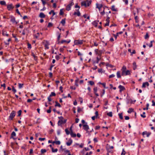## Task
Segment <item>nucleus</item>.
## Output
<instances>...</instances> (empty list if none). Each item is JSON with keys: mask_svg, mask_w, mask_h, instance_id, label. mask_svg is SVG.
<instances>
[{"mask_svg": "<svg viewBox=\"0 0 155 155\" xmlns=\"http://www.w3.org/2000/svg\"><path fill=\"white\" fill-rule=\"evenodd\" d=\"M107 115L110 117H112L113 116L112 113V112H110L107 113Z\"/></svg>", "mask_w": 155, "mask_h": 155, "instance_id": "72a5a7b5", "label": "nucleus"}, {"mask_svg": "<svg viewBox=\"0 0 155 155\" xmlns=\"http://www.w3.org/2000/svg\"><path fill=\"white\" fill-rule=\"evenodd\" d=\"M72 140L70 139H69V141L66 143V144L68 146H69L72 144Z\"/></svg>", "mask_w": 155, "mask_h": 155, "instance_id": "dca6fc26", "label": "nucleus"}, {"mask_svg": "<svg viewBox=\"0 0 155 155\" xmlns=\"http://www.w3.org/2000/svg\"><path fill=\"white\" fill-rule=\"evenodd\" d=\"M130 71L127 70L124 71H122L121 75L122 76L127 75H130Z\"/></svg>", "mask_w": 155, "mask_h": 155, "instance_id": "f03ea898", "label": "nucleus"}, {"mask_svg": "<svg viewBox=\"0 0 155 155\" xmlns=\"http://www.w3.org/2000/svg\"><path fill=\"white\" fill-rule=\"evenodd\" d=\"M97 91V87H94V93H95V92H96Z\"/></svg>", "mask_w": 155, "mask_h": 155, "instance_id": "052dcab7", "label": "nucleus"}, {"mask_svg": "<svg viewBox=\"0 0 155 155\" xmlns=\"http://www.w3.org/2000/svg\"><path fill=\"white\" fill-rule=\"evenodd\" d=\"M137 66L136 62H134L133 63V69L135 70L137 68Z\"/></svg>", "mask_w": 155, "mask_h": 155, "instance_id": "aec40b11", "label": "nucleus"}, {"mask_svg": "<svg viewBox=\"0 0 155 155\" xmlns=\"http://www.w3.org/2000/svg\"><path fill=\"white\" fill-rule=\"evenodd\" d=\"M118 115L119 116V118L120 119H123V115L122 113H119L118 114Z\"/></svg>", "mask_w": 155, "mask_h": 155, "instance_id": "cd10ccee", "label": "nucleus"}, {"mask_svg": "<svg viewBox=\"0 0 155 155\" xmlns=\"http://www.w3.org/2000/svg\"><path fill=\"white\" fill-rule=\"evenodd\" d=\"M74 45H81L83 44V41L81 40H75L74 41Z\"/></svg>", "mask_w": 155, "mask_h": 155, "instance_id": "20e7f679", "label": "nucleus"}, {"mask_svg": "<svg viewBox=\"0 0 155 155\" xmlns=\"http://www.w3.org/2000/svg\"><path fill=\"white\" fill-rule=\"evenodd\" d=\"M115 76V75L114 74H112L109 75V78H111L112 77H114Z\"/></svg>", "mask_w": 155, "mask_h": 155, "instance_id": "338daca9", "label": "nucleus"}, {"mask_svg": "<svg viewBox=\"0 0 155 155\" xmlns=\"http://www.w3.org/2000/svg\"><path fill=\"white\" fill-rule=\"evenodd\" d=\"M81 6H84L85 7H87L86 1H83L81 2Z\"/></svg>", "mask_w": 155, "mask_h": 155, "instance_id": "9d476101", "label": "nucleus"}, {"mask_svg": "<svg viewBox=\"0 0 155 155\" xmlns=\"http://www.w3.org/2000/svg\"><path fill=\"white\" fill-rule=\"evenodd\" d=\"M55 103L56 104L55 105V107L58 106L60 107H61V105L57 101H56Z\"/></svg>", "mask_w": 155, "mask_h": 155, "instance_id": "bb28decb", "label": "nucleus"}, {"mask_svg": "<svg viewBox=\"0 0 155 155\" xmlns=\"http://www.w3.org/2000/svg\"><path fill=\"white\" fill-rule=\"evenodd\" d=\"M16 12H17V13L18 14H19V15H20L21 17H22V15H21V14H20V12H19V10H18V9H16Z\"/></svg>", "mask_w": 155, "mask_h": 155, "instance_id": "864d4df0", "label": "nucleus"}, {"mask_svg": "<svg viewBox=\"0 0 155 155\" xmlns=\"http://www.w3.org/2000/svg\"><path fill=\"white\" fill-rule=\"evenodd\" d=\"M149 85V84L148 82H144L143 84V85L142 86V87L145 88L146 87V86H147V87Z\"/></svg>", "mask_w": 155, "mask_h": 155, "instance_id": "ddd939ff", "label": "nucleus"}, {"mask_svg": "<svg viewBox=\"0 0 155 155\" xmlns=\"http://www.w3.org/2000/svg\"><path fill=\"white\" fill-rule=\"evenodd\" d=\"M70 135L72 137H76V135L74 133L73 131L71 132L70 133Z\"/></svg>", "mask_w": 155, "mask_h": 155, "instance_id": "5701e85b", "label": "nucleus"}, {"mask_svg": "<svg viewBox=\"0 0 155 155\" xmlns=\"http://www.w3.org/2000/svg\"><path fill=\"white\" fill-rule=\"evenodd\" d=\"M60 35H59L58 36V38H57V40H58V44H59L60 43V42H59V40H60Z\"/></svg>", "mask_w": 155, "mask_h": 155, "instance_id": "3c124183", "label": "nucleus"}, {"mask_svg": "<svg viewBox=\"0 0 155 155\" xmlns=\"http://www.w3.org/2000/svg\"><path fill=\"white\" fill-rule=\"evenodd\" d=\"M0 4L2 5H6V2L4 1H2L0 2Z\"/></svg>", "mask_w": 155, "mask_h": 155, "instance_id": "c85d7f7f", "label": "nucleus"}, {"mask_svg": "<svg viewBox=\"0 0 155 155\" xmlns=\"http://www.w3.org/2000/svg\"><path fill=\"white\" fill-rule=\"evenodd\" d=\"M96 7L98 8L99 11H100L101 8L102 7L103 5L102 4H99L96 3Z\"/></svg>", "mask_w": 155, "mask_h": 155, "instance_id": "f8f14e48", "label": "nucleus"}, {"mask_svg": "<svg viewBox=\"0 0 155 155\" xmlns=\"http://www.w3.org/2000/svg\"><path fill=\"white\" fill-rule=\"evenodd\" d=\"M65 18L62 19L61 21V23L63 26L64 25L65 23Z\"/></svg>", "mask_w": 155, "mask_h": 155, "instance_id": "a211bd4d", "label": "nucleus"}, {"mask_svg": "<svg viewBox=\"0 0 155 155\" xmlns=\"http://www.w3.org/2000/svg\"><path fill=\"white\" fill-rule=\"evenodd\" d=\"M55 95H56V94L54 92H51V94H50L49 96L51 97L52 96H55Z\"/></svg>", "mask_w": 155, "mask_h": 155, "instance_id": "09e8293b", "label": "nucleus"}, {"mask_svg": "<svg viewBox=\"0 0 155 155\" xmlns=\"http://www.w3.org/2000/svg\"><path fill=\"white\" fill-rule=\"evenodd\" d=\"M117 76L118 78H120L121 77L120 72V71H118L117 73Z\"/></svg>", "mask_w": 155, "mask_h": 155, "instance_id": "6ab92c4d", "label": "nucleus"}, {"mask_svg": "<svg viewBox=\"0 0 155 155\" xmlns=\"http://www.w3.org/2000/svg\"><path fill=\"white\" fill-rule=\"evenodd\" d=\"M78 81H79V80L78 79H77V80H76L75 81V85L77 86V87H78Z\"/></svg>", "mask_w": 155, "mask_h": 155, "instance_id": "f704fd0d", "label": "nucleus"}, {"mask_svg": "<svg viewBox=\"0 0 155 155\" xmlns=\"http://www.w3.org/2000/svg\"><path fill=\"white\" fill-rule=\"evenodd\" d=\"M28 48H29V49H30L31 48V44H30L29 43H28Z\"/></svg>", "mask_w": 155, "mask_h": 155, "instance_id": "4d7b16f0", "label": "nucleus"}, {"mask_svg": "<svg viewBox=\"0 0 155 155\" xmlns=\"http://www.w3.org/2000/svg\"><path fill=\"white\" fill-rule=\"evenodd\" d=\"M106 147H108V148L110 150L113 149L114 148L113 146H110L108 144H107Z\"/></svg>", "mask_w": 155, "mask_h": 155, "instance_id": "b1692460", "label": "nucleus"}, {"mask_svg": "<svg viewBox=\"0 0 155 155\" xmlns=\"http://www.w3.org/2000/svg\"><path fill=\"white\" fill-rule=\"evenodd\" d=\"M62 89H63V87L62 86H61L59 87V90L61 91V93L63 92V90Z\"/></svg>", "mask_w": 155, "mask_h": 155, "instance_id": "e2e57ef3", "label": "nucleus"}, {"mask_svg": "<svg viewBox=\"0 0 155 155\" xmlns=\"http://www.w3.org/2000/svg\"><path fill=\"white\" fill-rule=\"evenodd\" d=\"M143 114H141L140 115L143 118H145L146 117V116L144 115L145 114V112H143Z\"/></svg>", "mask_w": 155, "mask_h": 155, "instance_id": "8fccbe9b", "label": "nucleus"}, {"mask_svg": "<svg viewBox=\"0 0 155 155\" xmlns=\"http://www.w3.org/2000/svg\"><path fill=\"white\" fill-rule=\"evenodd\" d=\"M51 107L50 106L49 107V109L47 110V112L48 113H50L51 112Z\"/></svg>", "mask_w": 155, "mask_h": 155, "instance_id": "5fc2aeb1", "label": "nucleus"}, {"mask_svg": "<svg viewBox=\"0 0 155 155\" xmlns=\"http://www.w3.org/2000/svg\"><path fill=\"white\" fill-rule=\"evenodd\" d=\"M87 6H89L91 4L92 1L91 0H90L89 1H87Z\"/></svg>", "mask_w": 155, "mask_h": 155, "instance_id": "393cba45", "label": "nucleus"}, {"mask_svg": "<svg viewBox=\"0 0 155 155\" xmlns=\"http://www.w3.org/2000/svg\"><path fill=\"white\" fill-rule=\"evenodd\" d=\"M2 34L4 35H6L7 36H8L9 35L8 34H7V32H3Z\"/></svg>", "mask_w": 155, "mask_h": 155, "instance_id": "bf43d9fd", "label": "nucleus"}, {"mask_svg": "<svg viewBox=\"0 0 155 155\" xmlns=\"http://www.w3.org/2000/svg\"><path fill=\"white\" fill-rule=\"evenodd\" d=\"M103 51L100 50L98 51V53L99 55H100L102 53Z\"/></svg>", "mask_w": 155, "mask_h": 155, "instance_id": "6e6d98bb", "label": "nucleus"}, {"mask_svg": "<svg viewBox=\"0 0 155 155\" xmlns=\"http://www.w3.org/2000/svg\"><path fill=\"white\" fill-rule=\"evenodd\" d=\"M88 82L91 85H93L94 84V82L92 81H89Z\"/></svg>", "mask_w": 155, "mask_h": 155, "instance_id": "49530a36", "label": "nucleus"}, {"mask_svg": "<svg viewBox=\"0 0 155 155\" xmlns=\"http://www.w3.org/2000/svg\"><path fill=\"white\" fill-rule=\"evenodd\" d=\"M98 21H94L92 23V24L93 25H94V26L96 27L97 26L98 22Z\"/></svg>", "mask_w": 155, "mask_h": 155, "instance_id": "4468645a", "label": "nucleus"}, {"mask_svg": "<svg viewBox=\"0 0 155 155\" xmlns=\"http://www.w3.org/2000/svg\"><path fill=\"white\" fill-rule=\"evenodd\" d=\"M63 9H61L60 10V12L59 14L60 15H62L64 14V12H63Z\"/></svg>", "mask_w": 155, "mask_h": 155, "instance_id": "58836bf2", "label": "nucleus"}, {"mask_svg": "<svg viewBox=\"0 0 155 155\" xmlns=\"http://www.w3.org/2000/svg\"><path fill=\"white\" fill-rule=\"evenodd\" d=\"M24 84H23L18 83V88L19 89H21L23 87Z\"/></svg>", "mask_w": 155, "mask_h": 155, "instance_id": "c756f323", "label": "nucleus"}, {"mask_svg": "<svg viewBox=\"0 0 155 155\" xmlns=\"http://www.w3.org/2000/svg\"><path fill=\"white\" fill-rule=\"evenodd\" d=\"M86 124L83 125V129L86 131L87 132H88V130L89 129V127L88 125H87V123H86Z\"/></svg>", "mask_w": 155, "mask_h": 155, "instance_id": "39448f33", "label": "nucleus"}, {"mask_svg": "<svg viewBox=\"0 0 155 155\" xmlns=\"http://www.w3.org/2000/svg\"><path fill=\"white\" fill-rule=\"evenodd\" d=\"M134 19L135 20V22L137 23L138 22V18L137 16H135Z\"/></svg>", "mask_w": 155, "mask_h": 155, "instance_id": "a18cd8bd", "label": "nucleus"}, {"mask_svg": "<svg viewBox=\"0 0 155 155\" xmlns=\"http://www.w3.org/2000/svg\"><path fill=\"white\" fill-rule=\"evenodd\" d=\"M12 91L15 93L16 92V90L15 89L14 87L13 86H12Z\"/></svg>", "mask_w": 155, "mask_h": 155, "instance_id": "603ef678", "label": "nucleus"}, {"mask_svg": "<svg viewBox=\"0 0 155 155\" xmlns=\"http://www.w3.org/2000/svg\"><path fill=\"white\" fill-rule=\"evenodd\" d=\"M126 153V152L124 150V149H123L122 151V153H121V155H125Z\"/></svg>", "mask_w": 155, "mask_h": 155, "instance_id": "c03bdc74", "label": "nucleus"}, {"mask_svg": "<svg viewBox=\"0 0 155 155\" xmlns=\"http://www.w3.org/2000/svg\"><path fill=\"white\" fill-rule=\"evenodd\" d=\"M14 8V7L12 6V4H9L7 6V8L9 11H10L12 9H13Z\"/></svg>", "mask_w": 155, "mask_h": 155, "instance_id": "6e6552de", "label": "nucleus"}, {"mask_svg": "<svg viewBox=\"0 0 155 155\" xmlns=\"http://www.w3.org/2000/svg\"><path fill=\"white\" fill-rule=\"evenodd\" d=\"M51 149H52V152H53V153L56 152L58 150L57 148L54 149L52 147V148Z\"/></svg>", "mask_w": 155, "mask_h": 155, "instance_id": "c9c22d12", "label": "nucleus"}, {"mask_svg": "<svg viewBox=\"0 0 155 155\" xmlns=\"http://www.w3.org/2000/svg\"><path fill=\"white\" fill-rule=\"evenodd\" d=\"M74 4V3L72 1H71L70 3L68 5H69L70 7H71Z\"/></svg>", "mask_w": 155, "mask_h": 155, "instance_id": "de8ad7c7", "label": "nucleus"}, {"mask_svg": "<svg viewBox=\"0 0 155 155\" xmlns=\"http://www.w3.org/2000/svg\"><path fill=\"white\" fill-rule=\"evenodd\" d=\"M46 152V150L45 149H42L41 150V154H43Z\"/></svg>", "mask_w": 155, "mask_h": 155, "instance_id": "473e14b6", "label": "nucleus"}, {"mask_svg": "<svg viewBox=\"0 0 155 155\" xmlns=\"http://www.w3.org/2000/svg\"><path fill=\"white\" fill-rule=\"evenodd\" d=\"M126 67L125 66H123L121 69V70L122 71H124L126 70Z\"/></svg>", "mask_w": 155, "mask_h": 155, "instance_id": "a19ab883", "label": "nucleus"}, {"mask_svg": "<svg viewBox=\"0 0 155 155\" xmlns=\"http://www.w3.org/2000/svg\"><path fill=\"white\" fill-rule=\"evenodd\" d=\"M71 9V7L69 5H68L66 6V10L67 11H70Z\"/></svg>", "mask_w": 155, "mask_h": 155, "instance_id": "2f4dec72", "label": "nucleus"}, {"mask_svg": "<svg viewBox=\"0 0 155 155\" xmlns=\"http://www.w3.org/2000/svg\"><path fill=\"white\" fill-rule=\"evenodd\" d=\"M45 47L47 49H48L49 48L48 45V44H45Z\"/></svg>", "mask_w": 155, "mask_h": 155, "instance_id": "69168bd1", "label": "nucleus"}, {"mask_svg": "<svg viewBox=\"0 0 155 155\" xmlns=\"http://www.w3.org/2000/svg\"><path fill=\"white\" fill-rule=\"evenodd\" d=\"M15 116V111H12L9 116V119L12 120Z\"/></svg>", "mask_w": 155, "mask_h": 155, "instance_id": "7ed1b4c3", "label": "nucleus"}, {"mask_svg": "<svg viewBox=\"0 0 155 155\" xmlns=\"http://www.w3.org/2000/svg\"><path fill=\"white\" fill-rule=\"evenodd\" d=\"M55 144L57 145H59L60 144L61 142L59 140L55 141Z\"/></svg>", "mask_w": 155, "mask_h": 155, "instance_id": "13d9d810", "label": "nucleus"}, {"mask_svg": "<svg viewBox=\"0 0 155 155\" xmlns=\"http://www.w3.org/2000/svg\"><path fill=\"white\" fill-rule=\"evenodd\" d=\"M52 26H53L52 23H51V22H49L48 23V27H49V28H50V27H51Z\"/></svg>", "mask_w": 155, "mask_h": 155, "instance_id": "37998d69", "label": "nucleus"}, {"mask_svg": "<svg viewBox=\"0 0 155 155\" xmlns=\"http://www.w3.org/2000/svg\"><path fill=\"white\" fill-rule=\"evenodd\" d=\"M41 1L42 3V5H43V6H45V5L46 4H47L48 5V4L44 0H41Z\"/></svg>", "mask_w": 155, "mask_h": 155, "instance_id": "4be33fe9", "label": "nucleus"}, {"mask_svg": "<svg viewBox=\"0 0 155 155\" xmlns=\"http://www.w3.org/2000/svg\"><path fill=\"white\" fill-rule=\"evenodd\" d=\"M10 18H11V21L13 23H15L16 24L18 23V22L16 21L15 18L14 16L11 15L10 16Z\"/></svg>", "mask_w": 155, "mask_h": 155, "instance_id": "423d86ee", "label": "nucleus"}, {"mask_svg": "<svg viewBox=\"0 0 155 155\" xmlns=\"http://www.w3.org/2000/svg\"><path fill=\"white\" fill-rule=\"evenodd\" d=\"M106 150L108 153H112L113 151L112 150L108 148V147H106Z\"/></svg>", "mask_w": 155, "mask_h": 155, "instance_id": "79ce46f5", "label": "nucleus"}, {"mask_svg": "<svg viewBox=\"0 0 155 155\" xmlns=\"http://www.w3.org/2000/svg\"><path fill=\"white\" fill-rule=\"evenodd\" d=\"M16 135L14 131H13L11 134V138H13V139H15L14 137Z\"/></svg>", "mask_w": 155, "mask_h": 155, "instance_id": "2eb2a0df", "label": "nucleus"}, {"mask_svg": "<svg viewBox=\"0 0 155 155\" xmlns=\"http://www.w3.org/2000/svg\"><path fill=\"white\" fill-rule=\"evenodd\" d=\"M85 151L83 149L81 152V153L83 155H84L85 153Z\"/></svg>", "mask_w": 155, "mask_h": 155, "instance_id": "774afa93", "label": "nucleus"}, {"mask_svg": "<svg viewBox=\"0 0 155 155\" xmlns=\"http://www.w3.org/2000/svg\"><path fill=\"white\" fill-rule=\"evenodd\" d=\"M45 139V138H39L38 139L40 141H43Z\"/></svg>", "mask_w": 155, "mask_h": 155, "instance_id": "0e129e2a", "label": "nucleus"}, {"mask_svg": "<svg viewBox=\"0 0 155 155\" xmlns=\"http://www.w3.org/2000/svg\"><path fill=\"white\" fill-rule=\"evenodd\" d=\"M76 10L77 11V12H74V15H77L78 16H80L81 15V13H80V12L79 11V9H76Z\"/></svg>", "mask_w": 155, "mask_h": 155, "instance_id": "9b49d317", "label": "nucleus"}, {"mask_svg": "<svg viewBox=\"0 0 155 155\" xmlns=\"http://www.w3.org/2000/svg\"><path fill=\"white\" fill-rule=\"evenodd\" d=\"M111 9L113 11H116V9L115 8V6L113 5L111 7Z\"/></svg>", "mask_w": 155, "mask_h": 155, "instance_id": "e433bc0d", "label": "nucleus"}, {"mask_svg": "<svg viewBox=\"0 0 155 155\" xmlns=\"http://www.w3.org/2000/svg\"><path fill=\"white\" fill-rule=\"evenodd\" d=\"M70 41H71V40H70L68 41H67L66 40H63L61 41V44H63L64 43L66 42L68 43H69L70 42Z\"/></svg>", "mask_w": 155, "mask_h": 155, "instance_id": "412c9836", "label": "nucleus"}, {"mask_svg": "<svg viewBox=\"0 0 155 155\" xmlns=\"http://www.w3.org/2000/svg\"><path fill=\"white\" fill-rule=\"evenodd\" d=\"M107 66H108V67H109L111 68H113L114 67V65H113L110 64H107Z\"/></svg>", "mask_w": 155, "mask_h": 155, "instance_id": "680f3d73", "label": "nucleus"}, {"mask_svg": "<svg viewBox=\"0 0 155 155\" xmlns=\"http://www.w3.org/2000/svg\"><path fill=\"white\" fill-rule=\"evenodd\" d=\"M97 61L96 62H94V63H98L100 59V58H99L98 57H97Z\"/></svg>", "mask_w": 155, "mask_h": 155, "instance_id": "ea45409f", "label": "nucleus"}, {"mask_svg": "<svg viewBox=\"0 0 155 155\" xmlns=\"http://www.w3.org/2000/svg\"><path fill=\"white\" fill-rule=\"evenodd\" d=\"M66 119H63L62 120H59L58 123V126H60L62 124H64L66 122Z\"/></svg>", "mask_w": 155, "mask_h": 155, "instance_id": "f257e3e1", "label": "nucleus"}, {"mask_svg": "<svg viewBox=\"0 0 155 155\" xmlns=\"http://www.w3.org/2000/svg\"><path fill=\"white\" fill-rule=\"evenodd\" d=\"M21 112H22V111L21 110H19L18 112V116L19 117L20 116H21Z\"/></svg>", "mask_w": 155, "mask_h": 155, "instance_id": "4c0bfd02", "label": "nucleus"}, {"mask_svg": "<svg viewBox=\"0 0 155 155\" xmlns=\"http://www.w3.org/2000/svg\"><path fill=\"white\" fill-rule=\"evenodd\" d=\"M151 134V132H148L147 131H144L142 133V135L144 136L145 135H146L147 137H148Z\"/></svg>", "mask_w": 155, "mask_h": 155, "instance_id": "0eeeda50", "label": "nucleus"}, {"mask_svg": "<svg viewBox=\"0 0 155 155\" xmlns=\"http://www.w3.org/2000/svg\"><path fill=\"white\" fill-rule=\"evenodd\" d=\"M45 15L42 12L40 13L39 15V17L41 18H45Z\"/></svg>", "mask_w": 155, "mask_h": 155, "instance_id": "f3484780", "label": "nucleus"}, {"mask_svg": "<svg viewBox=\"0 0 155 155\" xmlns=\"http://www.w3.org/2000/svg\"><path fill=\"white\" fill-rule=\"evenodd\" d=\"M134 111V109L132 108H130L127 111V112L128 113H130Z\"/></svg>", "mask_w": 155, "mask_h": 155, "instance_id": "a878e982", "label": "nucleus"}, {"mask_svg": "<svg viewBox=\"0 0 155 155\" xmlns=\"http://www.w3.org/2000/svg\"><path fill=\"white\" fill-rule=\"evenodd\" d=\"M65 131L67 135H68L70 134V132L67 129H66L65 130Z\"/></svg>", "mask_w": 155, "mask_h": 155, "instance_id": "7c9ffc66", "label": "nucleus"}, {"mask_svg": "<svg viewBox=\"0 0 155 155\" xmlns=\"http://www.w3.org/2000/svg\"><path fill=\"white\" fill-rule=\"evenodd\" d=\"M118 88L120 89L119 91L120 92H121L122 91L125 89V87L124 86L120 85L118 86Z\"/></svg>", "mask_w": 155, "mask_h": 155, "instance_id": "1a4fd4ad", "label": "nucleus"}]
</instances>
